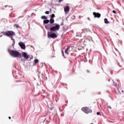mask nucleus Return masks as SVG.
Segmentation results:
<instances>
[{
    "label": "nucleus",
    "instance_id": "nucleus-8",
    "mask_svg": "<svg viewBox=\"0 0 124 124\" xmlns=\"http://www.w3.org/2000/svg\"><path fill=\"white\" fill-rule=\"evenodd\" d=\"M18 45L20 47H21V49H23V50H25L26 49V45H25L24 43H19Z\"/></svg>",
    "mask_w": 124,
    "mask_h": 124
},
{
    "label": "nucleus",
    "instance_id": "nucleus-13",
    "mask_svg": "<svg viewBox=\"0 0 124 124\" xmlns=\"http://www.w3.org/2000/svg\"><path fill=\"white\" fill-rule=\"evenodd\" d=\"M14 27H16V28L17 29L20 28V27L19 26V24H16L14 25Z\"/></svg>",
    "mask_w": 124,
    "mask_h": 124
},
{
    "label": "nucleus",
    "instance_id": "nucleus-3",
    "mask_svg": "<svg viewBox=\"0 0 124 124\" xmlns=\"http://www.w3.org/2000/svg\"><path fill=\"white\" fill-rule=\"evenodd\" d=\"M8 51L12 57H14V58H19V57H21V54L17 51L8 49Z\"/></svg>",
    "mask_w": 124,
    "mask_h": 124
},
{
    "label": "nucleus",
    "instance_id": "nucleus-26",
    "mask_svg": "<svg viewBox=\"0 0 124 124\" xmlns=\"http://www.w3.org/2000/svg\"><path fill=\"white\" fill-rule=\"evenodd\" d=\"M122 93H124V91H122Z\"/></svg>",
    "mask_w": 124,
    "mask_h": 124
},
{
    "label": "nucleus",
    "instance_id": "nucleus-15",
    "mask_svg": "<svg viewBox=\"0 0 124 124\" xmlns=\"http://www.w3.org/2000/svg\"><path fill=\"white\" fill-rule=\"evenodd\" d=\"M55 17H56V16H55V14H52L51 15L50 19H54V18H55Z\"/></svg>",
    "mask_w": 124,
    "mask_h": 124
},
{
    "label": "nucleus",
    "instance_id": "nucleus-11",
    "mask_svg": "<svg viewBox=\"0 0 124 124\" xmlns=\"http://www.w3.org/2000/svg\"><path fill=\"white\" fill-rule=\"evenodd\" d=\"M64 10L65 13H66V12H68V11L70 10V8H69V6H67L66 7L64 8Z\"/></svg>",
    "mask_w": 124,
    "mask_h": 124
},
{
    "label": "nucleus",
    "instance_id": "nucleus-5",
    "mask_svg": "<svg viewBox=\"0 0 124 124\" xmlns=\"http://www.w3.org/2000/svg\"><path fill=\"white\" fill-rule=\"evenodd\" d=\"M81 110H82L83 112H84L86 114H89V113H92L93 112V110H92V109H91L88 107H83L81 108Z\"/></svg>",
    "mask_w": 124,
    "mask_h": 124
},
{
    "label": "nucleus",
    "instance_id": "nucleus-2",
    "mask_svg": "<svg viewBox=\"0 0 124 124\" xmlns=\"http://www.w3.org/2000/svg\"><path fill=\"white\" fill-rule=\"evenodd\" d=\"M2 34H3V35H5V36H8V37H10L11 39L12 40H13L14 41H15V40H14L12 37L15 35V32L12 31H7L6 32L2 31L1 32Z\"/></svg>",
    "mask_w": 124,
    "mask_h": 124
},
{
    "label": "nucleus",
    "instance_id": "nucleus-1",
    "mask_svg": "<svg viewBox=\"0 0 124 124\" xmlns=\"http://www.w3.org/2000/svg\"><path fill=\"white\" fill-rule=\"evenodd\" d=\"M60 26L59 24H56L55 26L52 27L51 24H47L45 26L46 30H49L50 31H56L60 30Z\"/></svg>",
    "mask_w": 124,
    "mask_h": 124
},
{
    "label": "nucleus",
    "instance_id": "nucleus-17",
    "mask_svg": "<svg viewBox=\"0 0 124 124\" xmlns=\"http://www.w3.org/2000/svg\"><path fill=\"white\" fill-rule=\"evenodd\" d=\"M97 115L98 116H102L101 113L100 112H97Z\"/></svg>",
    "mask_w": 124,
    "mask_h": 124
},
{
    "label": "nucleus",
    "instance_id": "nucleus-25",
    "mask_svg": "<svg viewBox=\"0 0 124 124\" xmlns=\"http://www.w3.org/2000/svg\"><path fill=\"white\" fill-rule=\"evenodd\" d=\"M52 58H55V56H52Z\"/></svg>",
    "mask_w": 124,
    "mask_h": 124
},
{
    "label": "nucleus",
    "instance_id": "nucleus-16",
    "mask_svg": "<svg viewBox=\"0 0 124 124\" xmlns=\"http://www.w3.org/2000/svg\"><path fill=\"white\" fill-rule=\"evenodd\" d=\"M42 19H43L44 20H46L47 19V17H46V16H43L41 17Z\"/></svg>",
    "mask_w": 124,
    "mask_h": 124
},
{
    "label": "nucleus",
    "instance_id": "nucleus-21",
    "mask_svg": "<svg viewBox=\"0 0 124 124\" xmlns=\"http://www.w3.org/2000/svg\"><path fill=\"white\" fill-rule=\"evenodd\" d=\"M62 0H59V2H62Z\"/></svg>",
    "mask_w": 124,
    "mask_h": 124
},
{
    "label": "nucleus",
    "instance_id": "nucleus-20",
    "mask_svg": "<svg viewBox=\"0 0 124 124\" xmlns=\"http://www.w3.org/2000/svg\"><path fill=\"white\" fill-rule=\"evenodd\" d=\"M112 13H114V14H116V11L113 10L112 11Z\"/></svg>",
    "mask_w": 124,
    "mask_h": 124
},
{
    "label": "nucleus",
    "instance_id": "nucleus-12",
    "mask_svg": "<svg viewBox=\"0 0 124 124\" xmlns=\"http://www.w3.org/2000/svg\"><path fill=\"white\" fill-rule=\"evenodd\" d=\"M104 22L105 24H109V21H108V19L107 18L104 19Z\"/></svg>",
    "mask_w": 124,
    "mask_h": 124
},
{
    "label": "nucleus",
    "instance_id": "nucleus-10",
    "mask_svg": "<svg viewBox=\"0 0 124 124\" xmlns=\"http://www.w3.org/2000/svg\"><path fill=\"white\" fill-rule=\"evenodd\" d=\"M50 37H51V38H57V37H58V36L57 35V34L55 33H52L49 35Z\"/></svg>",
    "mask_w": 124,
    "mask_h": 124
},
{
    "label": "nucleus",
    "instance_id": "nucleus-24",
    "mask_svg": "<svg viewBox=\"0 0 124 124\" xmlns=\"http://www.w3.org/2000/svg\"><path fill=\"white\" fill-rule=\"evenodd\" d=\"M106 92H107V93H109V91L108 90H107Z\"/></svg>",
    "mask_w": 124,
    "mask_h": 124
},
{
    "label": "nucleus",
    "instance_id": "nucleus-9",
    "mask_svg": "<svg viewBox=\"0 0 124 124\" xmlns=\"http://www.w3.org/2000/svg\"><path fill=\"white\" fill-rule=\"evenodd\" d=\"M22 56L26 60H28V59L30 58V56L28 55V54L26 52L22 53Z\"/></svg>",
    "mask_w": 124,
    "mask_h": 124
},
{
    "label": "nucleus",
    "instance_id": "nucleus-23",
    "mask_svg": "<svg viewBox=\"0 0 124 124\" xmlns=\"http://www.w3.org/2000/svg\"><path fill=\"white\" fill-rule=\"evenodd\" d=\"M87 72H88V73H90V71L87 70Z\"/></svg>",
    "mask_w": 124,
    "mask_h": 124
},
{
    "label": "nucleus",
    "instance_id": "nucleus-14",
    "mask_svg": "<svg viewBox=\"0 0 124 124\" xmlns=\"http://www.w3.org/2000/svg\"><path fill=\"white\" fill-rule=\"evenodd\" d=\"M39 62V61H38V59L34 60V63H35V64H36V63H38Z\"/></svg>",
    "mask_w": 124,
    "mask_h": 124
},
{
    "label": "nucleus",
    "instance_id": "nucleus-4",
    "mask_svg": "<svg viewBox=\"0 0 124 124\" xmlns=\"http://www.w3.org/2000/svg\"><path fill=\"white\" fill-rule=\"evenodd\" d=\"M75 51L74 46H70L65 50V53L67 55H69V54H72V52H74Z\"/></svg>",
    "mask_w": 124,
    "mask_h": 124
},
{
    "label": "nucleus",
    "instance_id": "nucleus-27",
    "mask_svg": "<svg viewBox=\"0 0 124 124\" xmlns=\"http://www.w3.org/2000/svg\"><path fill=\"white\" fill-rule=\"evenodd\" d=\"M48 36H49V34H48Z\"/></svg>",
    "mask_w": 124,
    "mask_h": 124
},
{
    "label": "nucleus",
    "instance_id": "nucleus-19",
    "mask_svg": "<svg viewBox=\"0 0 124 124\" xmlns=\"http://www.w3.org/2000/svg\"><path fill=\"white\" fill-rule=\"evenodd\" d=\"M49 13H50V12H49V11H46V12H45V14H46L48 15V14H49Z\"/></svg>",
    "mask_w": 124,
    "mask_h": 124
},
{
    "label": "nucleus",
    "instance_id": "nucleus-18",
    "mask_svg": "<svg viewBox=\"0 0 124 124\" xmlns=\"http://www.w3.org/2000/svg\"><path fill=\"white\" fill-rule=\"evenodd\" d=\"M62 55L63 57H64V54L63 50H62Z\"/></svg>",
    "mask_w": 124,
    "mask_h": 124
},
{
    "label": "nucleus",
    "instance_id": "nucleus-22",
    "mask_svg": "<svg viewBox=\"0 0 124 124\" xmlns=\"http://www.w3.org/2000/svg\"><path fill=\"white\" fill-rule=\"evenodd\" d=\"M9 120H11V117H9Z\"/></svg>",
    "mask_w": 124,
    "mask_h": 124
},
{
    "label": "nucleus",
    "instance_id": "nucleus-7",
    "mask_svg": "<svg viewBox=\"0 0 124 124\" xmlns=\"http://www.w3.org/2000/svg\"><path fill=\"white\" fill-rule=\"evenodd\" d=\"M93 15L94 18H99L101 16V15L100 14H99V13H96V12H93Z\"/></svg>",
    "mask_w": 124,
    "mask_h": 124
},
{
    "label": "nucleus",
    "instance_id": "nucleus-6",
    "mask_svg": "<svg viewBox=\"0 0 124 124\" xmlns=\"http://www.w3.org/2000/svg\"><path fill=\"white\" fill-rule=\"evenodd\" d=\"M50 23V25H52L55 23V19L53 18H50V20L46 19L44 20V24H48Z\"/></svg>",
    "mask_w": 124,
    "mask_h": 124
}]
</instances>
